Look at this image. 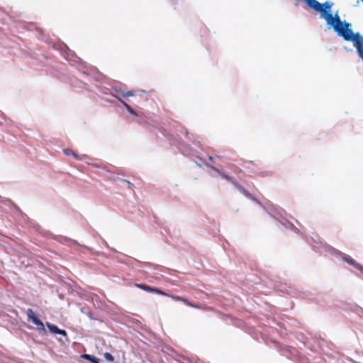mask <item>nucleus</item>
Listing matches in <instances>:
<instances>
[{"instance_id": "obj_1", "label": "nucleus", "mask_w": 363, "mask_h": 363, "mask_svg": "<svg viewBox=\"0 0 363 363\" xmlns=\"http://www.w3.org/2000/svg\"><path fill=\"white\" fill-rule=\"evenodd\" d=\"M135 286L136 287L140 289H143V290L145 291L153 292V293H155V294H160V295H162V296H164L169 297V298H172L174 301H182L184 304H186V306H189L190 307L195 308H200L198 305L194 304V303L190 302L186 298H184L182 296H179L170 295V294H167V293H166L164 291H162L160 289L153 288V287H151V286H150L148 285H146V284H135Z\"/></svg>"}, {"instance_id": "obj_2", "label": "nucleus", "mask_w": 363, "mask_h": 363, "mask_svg": "<svg viewBox=\"0 0 363 363\" xmlns=\"http://www.w3.org/2000/svg\"><path fill=\"white\" fill-rule=\"evenodd\" d=\"M307 5L313 9L314 11L320 12L321 16L324 17V15L328 11H330L333 4L329 1H325L323 4H320L317 0H304Z\"/></svg>"}, {"instance_id": "obj_3", "label": "nucleus", "mask_w": 363, "mask_h": 363, "mask_svg": "<svg viewBox=\"0 0 363 363\" xmlns=\"http://www.w3.org/2000/svg\"><path fill=\"white\" fill-rule=\"evenodd\" d=\"M26 314L29 321L38 326L39 330L45 331V325L35 315V313L31 308H28L26 311Z\"/></svg>"}, {"instance_id": "obj_4", "label": "nucleus", "mask_w": 363, "mask_h": 363, "mask_svg": "<svg viewBox=\"0 0 363 363\" xmlns=\"http://www.w3.org/2000/svg\"><path fill=\"white\" fill-rule=\"evenodd\" d=\"M46 326L48 328L50 331L54 334H59V335H62L63 336H67L66 331L59 329L57 328V326H56L55 325L51 324L48 322V323H46Z\"/></svg>"}, {"instance_id": "obj_5", "label": "nucleus", "mask_w": 363, "mask_h": 363, "mask_svg": "<svg viewBox=\"0 0 363 363\" xmlns=\"http://www.w3.org/2000/svg\"><path fill=\"white\" fill-rule=\"evenodd\" d=\"M343 259L348 264L354 266L355 268H357L361 271L363 270V267L359 264H358L354 259H353L352 257H350V256L343 257Z\"/></svg>"}, {"instance_id": "obj_6", "label": "nucleus", "mask_w": 363, "mask_h": 363, "mask_svg": "<svg viewBox=\"0 0 363 363\" xmlns=\"http://www.w3.org/2000/svg\"><path fill=\"white\" fill-rule=\"evenodd\" d=\"M82 357L83 359L89 360V362H91L92 363H99L100 362V360L99 358H97L93 355H91V354H84L82 356Z\"/></svg>"}, {"instance_id": "obj_7", "label": "nucleus", "mask_w": 363, "mask_h": 363, "mask_svg": "<svg viewBox=\"0 0 363 363\" xmlns=\"http://www.w3.org/2000/svg\"><path fill=\"white\" fill-rule=\"evenodd\" d=\"M63 152L66 155L73 156L74 158H76L77 160H82V157H79V155L75 154L71 149H69V148L64 149Z\"/></svg>"}, {"instance_id": "obj_8", "label": "nucleus", "mask_w": 363, "mask_h": 363, "mask_svg": "<svg viewBox=\"0 0 363 363\" xmlns=\"http://www.w3.org/2000/svg\"><path fill=\"white\" fill-rule=\"evenodd\" d=\"M234 186L237 188L242 194L247 196H250L251 194L245 189L241 185H240L238 183H234Z\"/></svg>"}, {"instance_id": "obj_9", "label": "nucleus", "mask_w": 363, "mask_h": 363, "mask_svg": "<svg viewBox=\"0 0 363 363\" xmlns=\"http://www.w3.org/2000/svg\"><path fill=\"white\" fill-rule=\"evenodd\" d=\"M120 101L123 104V105L125 107V108L127 109V111L133 114V115H135L136 116L137 113H135V111L131 108L130 106H129L126 102H125L124 101L120 99Z\"/></svg>"}, {"instance_id": "obj_10", "label": "nucleus", "mask_w": 363, "mask_h": 363, "mask_svg": "<svg viewBox=\"0 0 363 363\" xmlns=\"http://www.w3.org/2000/svg\"><path fill=\"white\" fill-rule=\"evenodd\" d=\"M104 357L108 362H113L114 361V357H113V355L111 354H110L108 352H105L104 354Z\"/></svg>"}, {"instance_id": "obj_11", "label": "nucleus", "mask_w": 363, "mask_h": 363, "mask_svg": "<svg viewBox=\"0 0 363 363\" xmlns=\"http://www.w3.org/2000/svg\"><path fill=\"white\" fill-rule=\"evenodd\" d=\"M123 96L125 97H130L135 94V91L130 90L127 91H122Z\"/></svg>"}, {"instance_id": "obj_12", "label": "nucleus", "mask_w": 363, "mask_h": 363, "mask_svg": "<svg viewBox=\"0 0 363 363\" xmlns=\"http://www.w3.org/2000/svg\"><path fill=\"white\" fill-rule=\"evenodd\" d=\"M213 170H215L216 172H218L223 179H225V177L228 176V174L221 172L219 169L213 167Z\"/></svg>"}, {"instance_id": "obj_13", "label": "nucleus", "mask_w": 363, "mask_h": 363, "mask_svg": "<svg viewBox=\"0 0 363 363\" xmlns=\"http://www.w3.org/2000/svg\"><path fill=\"white\" fill-rule=\"evenodd\" d=\"M225 179H226L227 181H228V182H230V183H232V184H233V185H234V183H237V182H236L233 179V177H230V176H228V175L225 177Z\"/></svg>"}, {"instance_id": "obj_14", "label": "nucleus", "mask_w": 363, "mask_h": 363, "mask_svg": "<svg viewBox=\"0 0 363 363\" xmlns=\"http://www.w3.org/2000/svg\"><path fill=\"white\" fill-rule=\"evenodd\" d=\"M225 179H226L227 181H228V182H230V183H232V184H233V185H234V183H237V182H236L233 179V177H230V176H228V175L225 177Z\"/></svg>"}, {"instance_id": "obj_15", "label": "nucleus", "mask_w": 363, "mask_h": 363, "mask_svg": "<svg viewBox=\"0 0 363 363\" xmlns=\"http://www.w3.org/2000/svg\"><path fill=\"white\" fill-rule=\"evenodd\" d=\"M123 182H124L125 183H127V184H128V185H130V186H133V184H131V183H130L129 181H128V180L124 179V180H123Z\"/></svg>"}, {"instance_id": "obj_16", "label": "nucleus", "mask_w": 363, "mask_h": 363, "mask_svg": "<svg viewBox=\"0 0 363 363\" xmlns=\"http://www.w3.org/2000/svg\"><path fill=\"white\" fill-rule=\"evenodd\" d=\"M209 160L213 162L214 158L212 156H209Z\"/></svg>"}, {"instance_id": "obj_17", "label": "nucleus", "mask_w": 363, "mask_h": 363, "mask_svg": "<svg viewBox=\"0 0 363 363\" xmlns=\"http://www.w3.org/2000/svg\"><path fill=\"white\" fill-rule=\"evenodd\" d=\"M241 172H242V169H239L238 170V173H240Z\"/></svg>"}, {"instance_id": "obj_18", "label": "nucleus", "mask_w": 363, "mask_h": 363, "mask_svg": "<svg viewBox=\"0 0 363 363\" xmlns=\"http://www.w3.org/2000/svg\"><path fill=\"white\" fill-rule=\"evenodd\" d=\"M363 1V0H362Z\"/></svg>"}]
</instances>
